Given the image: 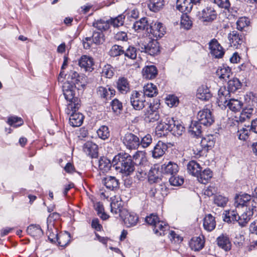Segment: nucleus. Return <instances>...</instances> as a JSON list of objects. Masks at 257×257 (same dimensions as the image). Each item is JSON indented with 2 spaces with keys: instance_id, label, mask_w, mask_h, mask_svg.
Wrapping results in <instances>:
<instances>
[{
  "instance_id": "55",
  "label": "nucleus",
  "mask_w": 257,
  "mask_h": 257,
  "mask_svg": "<svg viewBox=\"0 0 257 257\" xmlns=\"http://www.w3.org/2000/svg\"><path fill=\"white\" fill-rule=\"evenodd\" d=\"M91 40L94 44L100 45L104 41V36L102 32H94L91 37Z\"/></svg>"
},
{
  "instance_id": "31",
  "label": "nucleus",
  "mask_w": 257,
  "mask_h": 257,
  "mask_svg": "<svg viewBox=\"0 0 257 257\" xmlns=\"http://www.w3.org/2000/svg\"><path fill=\"white\" fill-rule=\"evenodd\" d=\"M72 113L69 117L70 124L73 127H78L80 126L83 121L84 116L82 113L76 112V110H73Z\"/></svg>"
},
{
  "instance_id": "22",
  "label": "nucleus",
  "mask_w": 257,
  "mask_h": 257,
  "mask_svg": "<svg viewBox=\"0 0 257 257\" xmlns=\"http://www.w3.org/2000/svg\"><path fill=\"white\" fill-rule=\"evenodd\" d=\"M168 148V145L166 143L159 141L152 151V157L156 159L161 158L165 154Z\"/></svg>"
},
{
  "instance_id": "23",
  "label": "nucleus",
  "mask_w": 257,
  "mask_h": 257,
  "mask_svg": "<svg viewBox=\"0 0 257 257\" xmlns=\"http://www.w3.org/2000/svg\"><path fill=\"white\" fill-rule=\"evenodd\" d=\"M161 170L164 174L172 176L177 175L179 171V167L176 163L170 161L167 164L162 165Z\"/></svg>"
},
{
  "instance_id": "6",
  "label": "nucleus",
  "mask_w": 257,
  "mask_h": 257,
  "mask_svg": "<svg viewBox=\"0 0 257 257\" xmlns=\"http://www.w3.org/2000/svg\"><path fill=\"white\" fill-rule=\"evenodd\" d=\"M214 144V138L212 136H207L202 139L200 143L196 146V150L193 149L194 153L201 155L203 150L206 151L211 148Z\"/></svg>"
},
{
  "instance_id": "45",
  "label": "nucleus",
  "mask_w": 257,
  "mask_h": 257,
  "mask_svg": "<svg viewBox=\"0 0 257 257\" xmlns=\"http://www.w3.org/2000/svg\"><path fill=\"white\" fill-rule=\"evenodd\" d=\"M133 28L136 31L141 32L149 28V24L146 18H143L139 21H136L133 25Z\"/></svg>"
},
{
  "instance_id": "37",
  "label": "nucleus",
  "mask_w": 257,
  "mask_h": 257,
  "mask_svg": "<svg viewBox=\"0 0 257 257\" xmlns=\"http://www.w3.org/2000/svg\"><path fill=\"white\" fill-rule=\"evenodd\" d=\"M158 94L157 86L154 84L148 83L143 88V95L149 97H153Z\"/></svg>"
},
{
  "instance_id": "34",
  "label": "nucleus",
  "mask_w": 257,
  "mask_h": 257,
  "mask_svg": "<svg viewBox=\"0 0 257 257\" xmlns=\"http://www.w3.org/2000/svg\"><path fill=\"white\" fill-rule=\"evenodd\" d=\"M116 88L122 94H125L130 90V86L127 79L124 77L119 78L116 82Z\"/></svg>"
},
{
  "instance_id": "8",
  "label": "nucleus",
  "mask_w": 257,
  "mask_h": 257,
  "mask_svg": "<svg viewBox=\"0 0 257 257\" xmlns=\"http://www.w3.org/2000/svg\"><path fill=\"white\" fill-rule=\"evenodd\" d=\"M125 146L130 150L137 149L140 145L139 138L132 133H126L122 139Z\"/></svg>"
},
{
  "instance_id": "9",
  "label": "nucleus",
  "mask_w": 257,
  "mask_h": 257,
  "mask_svg": "<svg viewBox=\"0 0 257 257\" xmlns=\"http://www.w3.org/2000/svg\"><path fill=\"white\" fill-rule=\"evenodd\" d=\"M165 29L163 24L160 22L152 24L149 28H147V33L151 34L156 39L162 37L165 33Z\"/></svg>"
},
{
  "instance_id": "49",
  "label": "nucleus",
  "mask_w": 257,
  "mask_h": 257,
  "mask_svg": "<svg viewBox=\"0 0 257 257\" xmlns=\"http://www.w3.org/2000/svg\"><path fill=\"white\" fill-rule=\"evenodd\" d=\"M241 83L238 79L233 78L228 81L227 83V89L230 92H234L240 88Z\"/></svg>"
},
{
  "instance_id": "56",
  "label": "nucleus",
  "mask_w": 257,
  "mask_h": 257,
  "mask_svg": "<svg viewBox=\"0 0 257 257\" xmlns=\"http://www.w3.org/2000/svg\"><path fill=\"white\" fill-rule=\"evenodd\" d=\"M228 201V198L222 195H218L214 197V203L219 207H224Z\"/></svg>"
},
{
  "instance_id": "27",
  "label": "nucleus",
  "mask_w": 257,
  "mask_h": 257,
  "mask_svg": "<svg viewBox=\"0 0 257 257\" xmlns=\"http://www.w3.org/2000/svg\"><path fill=\"white\" fill-rule=\"evenodd\" d=\"M102 183L106 188L111 191H115L119 187V181L113 176H106L102 179Z\"/></svg>"
},
{
  "instance_id": "14",
  "label": "nucleus",
  "mask_w": 257,
  "mask_h": 257,
  "mask_svg": "<svg viewBox=\"0 0 257 257\" xmlns=\"http://www.w3.org/2000/svg\"><path fill=\"white\" fill-rule=\"evenodd\" d=\"M96 93L99 98L107 100L115 95V91L114 89L106 86L105 87L100 86L96 88Z\"/></svg>"
},
{
  "instance_id": "13",
  "label": "nucleus",
  "mask_w": 257,
  "mask_h": 257,
  "mask_svg": "<svg viewBox=\"0 0 257 257\" xmlns=\"http://www.w3.org/2000/svg\"><path fill=\"white\" fill-rule=\"evenodd\" d=\"M230 93L225 86L221 87L218 90L217 102L221 109L225 108V103L230 99Z\"/></svg>"
},
{
  "instance_id": "52",
  "label": "nucleus",
  "mask_w": 257,
  "mask_h": 257,
  "mask_svg": "<svg viewBox=\"0 0 257 257\" xmlns=\"http://www.w3.org/2000/svg\"><path fill=\"white\" fill-rule=\"evenodd\" d=\"M97 134L99 138L105 140L110 136L109 128L106 125H101L97 131Z\"/></svg>"
},
{
  "instance_id": "33",
  "label": "nucleus",
  "mask_w": 257,
  "mask_h": 257,
  "mask_svg": "<svg viewBox=\"0 0 257 257\" xmlns=\"http://www.w3.org/2000/svg\"><path fill=\"white\" fill-rule=\"evenodd\" d=\"M203 225L206 231H212L216 226L215 218L211 214L206 215L204 218Z\"/></svg>"
},
{
  "instance_id": "38",
  "label": "nucleus",
  "mask_w": 257,
  "mask_h": 257,
  "mask_svg": "<svg viewBox=\"0 0 257 257\" xmlns=\"http://www.w3.org/2000/svg\"><path fill=\"white\" fill-rule=\"evenodd\" d=\"M212 172L210 169L207 168L203 171L199 172L198 175L196 176L198 181L202 184H206L212 178Z\"/></svg>"
},
{
  "instance_id": "46",
  "label": "nucleus",
  "mask_w": 257,
  "mask_h": 257,
  "mask_svg": "<svg viewBox=\"0 0 257 257\" xmlns=\"http://www.w3.org/2000/svg\"><path fill=\"white\" fill-rule=\"evenodd\" d=\"M98 165L99 170L103 173L108 171L111 167L110 161L105 157H102L98 160Z\"/></svg>"
},
{
  "instance_id": "21",
  "label": "nucleus",
  "mask_w": 257,
  "mask_h": 257,
  "mask_svg": "<svg viewBox=\"0 0 257 257\" xmlns=\"http://www.w3.org/2000/svg\"><path fill=\"white\" fill-rule=\"evenodd\" d=\"M160 118L158 110L154 109L151 105L145 112V120L148 122H154Z\"/></svg>"
},
{
  "instance_id": "11",
  "label": "nucleus",
  "mask_w": 257,
  "mask_h": 257,
  "mask_svg": "<svg viewBox=\"0 0 257 257\" xmlns=\"http://www.w3.org/2000/svg\"><path fill=\"white\" fill-rule=\"evenodd\" d=\"M234 203L237 208L240 206L242 207L245 206L246 208L248 206L252 207V204L255 205L254 201H252V197L247 194H243L236 196L235 198Z\"/></svg>"
},
{
  "instance_id": "57",
  "label": "nucleus",
  "mask_w": 257,
  "mask_h": 257,
  "mask_svg": "<svg viewBox=\"0 0 257 257\" xmlns=\"http://www.w3.org/2000/svg\"><path fill=\"white\" fill-rule=\"evenodd\" d=\"M249 23L248 19L246 17H241L238 19L236 23V28L239 31H242L244 28L249 25Z\"/></svg>"
},
{
  "instance_id": "20",
  "label": "nucleus",
  "mask_w": 257,
  "mask_h": 257,
  "mask_svg": "<svg viewBox=\"0 0 257 257\" xmlns=\"http://www.w3.org/2000/svg\"><path fill=\"white\" fill-rule=\"evenodd\" d=\"M209 49L211 54L215 58H221L224 55L222 47L216 39H213L210 42Z\"/></svg>"
},
{
  "instance_id": "58",
  "label": "nucleus",
  "mask_w": 257,
  "mask_h": 257,
  "mask_svg": "<svg viewBox=\"0 0 257 257\" xmlns=\"http://www.w3.org/2000/svg\"><path fill=\"white\" fill-rule=\"evenodd\" d=\"M8 123L11 126L16 127L22 125L23 121L21 117L17 116H11L8 118Z\"/></svg>"
},
{
  "instance_id": "62",
  "label": "nucleus",
  "mask_w": 257,
  "mask_h": 257,
  "mask_svg": "<svg viewBox=\"0 0 257 257\" xmlns=\"http://www.w3.org/2000/svg\"><path fill=\"white\" fill-rule=\"evenodd\" d=\"M95 210L97 211V214L103 219L105 220L108 218L107 215L104 212L103 205L100 202L96 203L95 205Z\"/></svg>"
},
{
  "instance_id": "5",
  "label": "nucleus",
  "mask_w": 257,
  "mask_h": 257,
  "mask_svg": "<svg viewBox=\"0 0 257 257\" xmlns=\"http://www.w3.org/2000/svg\"><path fill=\"white\" fill-rule=\"evenodd\" d=\"M197 118L199 122L206 126H210L214 121V118L210 109L204 108L200 110Z\"/></svg>"
},
{
  "instance_id": "64",
  "label": "nucleus",
  "mask_w": 257,
  "mask_h": 257,
  "mask_svg": "<svg viewBox=\"0 0 257 257\" xmlns=\"http://www.w3.org/2000/svg\"><path fill=\"white\" fill-rule=\"evenodd\" d=\"M167 104L170 107L176 106L179 103L178 98L174 95H169L166 98Z\"/></svg>"
},
{
  "instance_id": "63",
  "label": "nucleus",
  "mask_w": 257,
  "mask_h": 257,
  "mask_svg": "<svg viewBox=\"0 0 257 257\" xmlns=\"http://www.w3.org/2000/svg\"><path fill=\"white\" fill-rule=\"evenodd\" d=\"M169 182L170 184L174 186H179L183 184L184 183V179L182 177H180L176 175L171 176L169 178Z\"/></svg>"
},
{
  "instance_id": "17",
  "label": "nucleus",
  "mask_w": 257,
  "mask_h": 257,
  "mask_svg": "<svg viewBox=\"0 0 257 257\" xmlns=\"http://www.w3.org/2000/svg\"><path fill=\"white\" fill-rule=\"evenodd\" d=\"M171 123H174V118L166 116L158 123L156 127V131L167 133L171 129Z\"/></svg>"
},
{
  "instance_id": "40",
  "label": "nucleus",
  "mask_w": 257,
  "mask_h": 257,
  "mask_svg": "<svg viewBox=\"0 0 257 257\" xmlns=\"http://www.w3.org/2000/svg\"><path fill=\"white\" fill-rule=\"evenodd\" d=\"M242 102L236 99H230L225 103V108L227 106L229 109L233 112L240 111L242 107Z\"/></svg>"
},
{
  "instance_id": "10",
  "label": "nucleus",
  "mask_w": 257,
  "mask_h": 257,
  "mask_svg": "<svg viewBox=\"0 0 257 257\" xmlns=\"http://www.w3.org/2000/svg\"><path fill=\"white\" fill-rule=\"evenodd\" d=\"M81 80L82 76H80L77 72L71 70L68 74L66 82L69 81L79 90L83 89L85 86V83Z\"/></svg>"
},
{
  "instance_id": "53",
  "label": "nucleus",
  "mask_w": 257,
  "mask_h": 257,
  "mask_svg": "<svg viewBox=\"0 0 257 257\" xmlns=\"http://www.w3.org/2000/svg\"><path fill=\"white\" fill-rule=\"evenodd\" d=\"M124 50L123 49L122 47L117 45H114L112 46L109 52V55L111 57H117L123 54Z\"/></svg>"
},
{
  "instance_id": "47",
  "label": "nucleus",
  "mask_w": 257,
  "mask_h": 257,
  "mask_svg": "<svg viewBox=\"0 0 257 257\" xmlns=\"http://www.w3.org/2000/svg\"><path fill=\"white\" fill-rule=\"evenodd\" d=\"M199 121H192L189 126V132L194 136L199 137L201 134L202 127Z\"/></svg>"
},
{
  "instance_id": "54",
  "label": "nucleus",
  "mask_w": 257,
  "mask_h": 257,
  "mask_svg": "<svg viewBox=\"0 0 257 257\" xmlns=\"http://www.w3.org/2000/svg\"><path fill=\"white\" fill-rule=\"evenodd\" d=\"M125 16L123 15H120L114 18H111L109 21V25H112L114 27H118L123 25Z\"/></svg>"
},
{
  "instance_id": "50",
  "label": "nucleus",
  "mask_w": 257,
  "mask_h": 257,
  "mask_svg": "<svg viewBox=\"0 0 257 257\" xmlns=\"http://www.w3.org/2000/svg\"><path fill=\"white\" fill-rule=\"evenodd\" d=\"M159 172L158 169L152 168L148 173V181L150 183L157 182L160 180Z\"/></svg>"
},
{
  "instance_id": "1",
  "label": "nucleus",
  "mask_w": 257,
  "mask_h": 257,
  "mask_svg": "<svg viewBox=\"0 0 257 257\" xmlns=\"http://www.w3.org/2000/svg\"><path fill=\"white\" fill-rule=\"evenodd\" d=\"M112 164L116 170L127 176L135 170V166L131 156L126 153H120L116 155L112 160Z\"/></svg>"
},
{
  "instance_id": "39",
  "label": "nucleus",
  "mask_w": 257,
  "mask_h": 257,
  "mask_svg": "<svg viewBox=\"0 0 257 257\" xmlns=\"http://www.w3.org/2000/svg\"><path fill=\"white\" fill-rule=\"evenodd\" d=\"M170 132L175 136H180L185 132V127L179 120L174 119V123H171Z\"/></svg>"
},
{
  "instance_id": "59",
  "label": "nucleus",
  "mask_w": 257,
  "mask_h": 257,
  "mask_svg": "<svg viewBox=\"0 0 257 257\" xmlns=\"http://www.w3.org/2000/svg\"><path fill=\"white\" fill-rule=\"evenodd\" d=\"M133 158L135 161V164L141 165L146 161L145 153L142 151H137L133 156Z\"/></svg>"
},
{
  "instance_id": "4",
  "label": "nucleus",
  "mask_w": 257,
  "mask_h": 257,
  "mask_svg": "<svg viewBox=\"0 0 257 257\" xmlns=\"http://www.w3.org/2000/svg\"><path fill=\"white\" fill-rule=\"evenodd\" d=\"M131 104L135 110H140L145 107V99L142 92L133 91L130 96Z\"/></svg>"
},
{
  "instance_id": "18",
  "label": "nucleus",
  "mask_w": 257,
  "mask_h": 257,
  "mask_svg": "<svg viewBox=\"0 0 257 257\" xmlns=\"http://www.w3.org/2000/svg\"><path fill=\"white\" fill-rule=\"evenodd\" d=\"M228 38L231 46L236 49L239 48L243 42V36L241 33L235 30L228 34Z\"/></svg>"
},
{
  "instance_id": "43",
  "label": "nucleus",
  "mask_w": 257,
  "mask_h": 257,
  "mask_svg": "<svg viewBox=\"0 0 257 257\" xmlns=\"http://www.w3.org/2000/svg\"><path fill=\"white\" fill-rule=\"evenodd\" d=\"M201 170L200 165L195 161H191L187 165L188 172L195 177L198 175L199 172Z\"/></svg>"
},
{
  "instance_id": "60",
  "label": "nucleus",
  "mask_w": 257,
  "mask_h": 257,
  "mask_svg": "<svg viewBox=\"0 0 257 257\" xmlns=\"http://www.w3.org/2000/svg\"><path fill=\"white\" fill-rule=\"evenodd\" d=\"M123 54L128 58L135 59L137 58V51L135 47L130 46L124 51Z\"/></svg>"
},
{
  "instance_id": "12",
  "label": "nucleus",
  "mask_w": 257,
  "mask_h": 257,
  "mask_svg": "<svg viewBox=\"0 0 257 257\" xmlns=\"http://www.w3.org/2000/svg\"><path fill=\"white\" fill-rule=\"evenodd\" d=\"M120 218L128 227L135 226L139 220V217L136 214L133 212H129L127 210L122 211Z\"/></svg>"
},
{
  "instance_id": "7",
  "label": "nucleus",
  "mask_w": 257,
  "mask_h": 257,
  "mask_svg": "<svg viewBox=\"0 0 257 257\" xmlns=\"http://www.w3.org/2000/svg\"><path fill=\"white\" fill-rule=\"evenodd\" d=\"M198 17L203 22H211L216 19L217 13L214 8L207 7L199 12Z\"/></svg>"
},
{
  "instance_id": "26",
  "label": "nucleus",
  "mask_w": 257,
  "mask_h": 257,
  "mask_svg": "<svg viewBox=\"0 0 257 257\" xmlns=\"http://www.w3.org/2000/svg\"><path fill=\"white\" fill-rule=\"evenodd\" d=\"M83 150L87 155L95 158L98 154V146L93 142L88 141L84 144Z\"/></svg>"
},
{
  "instance_id": "29",
  "label": "nucleus",
  "mask_w": 257,
  "mask_h": 257,
  "mask_svg": "<svg viewBox=\"0 0 257 257\" xmlns=\"http://www.w3.org/2000/svg\"><path fill=\"white\" fill-rule=\"evenodd\" d=\"M78 63L79 66L83 68L85 71H91L93 69V59L89 56L83 55L79 59Z\"/></svg>"
},
{
  "instance_id": "51",
  "label": "nucleus",
  "mask_w": 257,
  "mask_h": 257,
  "mask_svg": "<svg viewBox=\"0 0 257 257\" xmlns=\"http://www.w3.org/2000/svg\"><path fill=\"white\" fill-rule=\"evenodd\" d=\"M239 214L236 210H230L225 211L224 220L227 222H231L232 221H236L237 222Z\"/></svg>"
},
{
  "instance_id": "24",
  "label": "nucleus",
  "mask_w": 257,
  "mask_h": 257,
  "mask_svg": "<svg viewBox=\"0 0 257 257\" xmlns=\"http://www.w3.org/2000/svg\"><path fill=\"white\" fill-rule=\"evenodd\" d=\"M121 204V201L119 197L117 198L115 197V198L111 200L110 203L111 212L115 215H118L120 217L121 216L122 211L127 210L123 208Z\"/></svg>"
},
{
  "instance_id": "48",
  "label": "nucleus",
  "mask_w": 257,
  "mask_h": 257,
  "mask_svg": "<svg viewBox=\"0 0 257 257\" xmlns=\"http://www.w3.org/2000/svg\"><path fill=\"white\" fill-rule=\"evenodd\" d=\"M254 112V109L251 107H246L243 109L239 117V119L240 121H244L247 119H249L252 117Z\"/></svg>"
},
{
  "instance_id": "30",
  "label": "nucleus",
  "mask_w": 257,
  "mask_h": 257,
  "mask_svg": "<svg viewBox=\"0 0 257 257\" xmlns=\"http://www.w3.org/2000/svg\"><path fill=\"white\" fill-rule=\"evenodd\" d=\"M193 6L191 0H177L176 2L177 9L186 14L191 11Z\"/></svg>"
},
{
  "instance_id": "42",
  "label": "nucleus",
  "mask_w": 257,
  "mask_h": 257,
  "mask_svg": "<svg viewBox=\"0 0 257 257\" xmlns=\"http://www.w3.org/2000/svg\"><path fill=\"white\" fill-rule=\"evenodd\" d=\"M164 6V0H149L148 7L150 11L157 12L161 10Z\"/></svg>"
},
{
  "instance_id": "3",
  "label": "nucleus",
  "mask_w": 257,
  "mask_h": 257,
  "mask_svg": "<svg viewBox=\"0 0 257 257\" xmlns=\"http://www.w3.org/2000/svg\"><path fill=\"white\" fill-rule=\"evenodd\" d=\"M146 221L149 224L154 227L153 230L155 234L158 235L165 234V231L168 228V224L159 220L157 215L152 214L146 218Z\"/></svg>"
},
{
  "instance_id": "44",
  "label": "nucleus",
  "mask_w": 257,
  "mask_h": 257,
  "mask_svg": "<svg viewBox=\"0 0 257 257\" xmlns=\"http://www.w3.org/2000/svg\"><path fill=\"white\" fill-rule=\"evenodd\" d=\"M92 26L102 32L107 30L109 28V21L103 19L95 20L92 24Z\"/></svg>"
},
{
  "instance_id": "2",
  "label": "nucleus",
  "mask_w": 257,
  "mask_h": 257,
  "mask_svg": "<svg viewBox=\"0 0 257 257\" xmlns=\"http://www.w3.org/2000/svg\"><path fill=\"white\" fill-rule=\"evenodd\" d=\"M77 87L74 86L70 83L69 81L65 82L62 86L63 94L66 100L69 102L67 105V113L68 111H75L77 110L79 106V100L77 97L75 96V90Z\"/></svg>"
},
{
  "instance_id": "35",
  "label": "nucleus",
  "mask_w": 257,
  "mask_h": 257,
  "mask_svg": "<svg viewBox=\"0 0 257 257\" xmlns=\"http://www.w3.org/2000/svg\"><path fill=\"white\" fill-rule=\"evenodd\" d=\"M27 233L35 238L41 237L43 234V231L39 225L31 224L27 229Z\"/></svg>"
},
{
  "instance_id": "32",
  "label": "nucleus",
  "mask_w": 257,
  "mask_h": 257,
  "mask_svg": "<svg viewBox=\"0 0 257 257\" xmlns=\"http://www.w3.org/2000/svg\"><path fill=\"white\" fill-rule=\"evenodd\" d=\"M142 74L145 78L152 79L156 77L158 70L155 66L153 65H148L143 69Z\"/></svg>"
},
{
  "instance_id": "15",
  "label": "nucleus",
  "mask_w": 257,
  "mask_h": 257,
  "mask_svg": "<svg viewBox=\"0 0 257 257\" xmlns=\"http://www.w3.org/2000/svg\"><path fill=\"white\" fill-rule=\"evenodd\" d=\"M256 208L255 205L252 204V207L245 208V210L240 215H239L237 222L241 227L245 226L253 215V210Z\"/></svg>"
},
{
  "instance_id": "36",
  "label": "nucleus",
  "mask_w": 257,
  "mask_h": 257,
  "mask_svg": "<svg viewBox=\"0 0 257 257\" xmlns=\"http://www.w3.org/2000/svg\"><path fill=\"white\" fill-rule=\"evenodd\" d=\"M216 74L220 79L226 80L229 78L232 74L231 70L229 67L226 65H223L218 67L216 70Z\"/></svg>"
},
{
  "instance_id": "28",
  "label": "nucleus",
  "mask_w": 257,
  "mask_h": 257,
  "mask_svg": "<svg viewBox=\"0 0 257 257\" xmlns=\"http://www.w3.org/2000/svg\"><path fill=\"white\" fill-rule=\"evenodd\" d=\"M216 241L218 245L225 251L231 249V243L228 236L225 234H222L219 236Z\"/></svg>"
},
{
  "instance_id": "16",
  "label": "nucleus",
  "mask_w": 257,
  "mask_h": 257,
  "mask_svg": "<svg viewBox=\"0 0 257 257\" xmlns=\"http://www.w3.org/2000/svg\"><path fill=\"white\" fill-rule=\"evenodd\" d=\"M139 50L142 52H145L150 55H155L159 52V43L156 41H151L147 45L142 44Z\"/></svg>"
},
{
  "instance_id": "41",
  "label": "nucleus",
  "mask_w": 257,
  "mask_h": 257,
  "mask_svg": "<svg viewBox=\"0 0 257 257\" xmlns=\"http://www.w3.org/2000/svg\"><path fill=\"white\" fill-rule=\"evenodd\" d=\"M204 245V240L200 236L193 237L190 242V246L192 250H201Z\"/></svg>"
},
{
  "instance_id": "61",
  "label": "nucleus",
  "mask_w": 257,
  "mask_h": 257,
  "mask_svg": "<svg viewBox=\"0 0 257 257\" xmlns=\"http://www.w3.org/2000/svg\"><path fill=\"white\" fill-rule=\"evenodd\" d=\"M181 25L186 29H189L192 25V22L190 18L187 15H184L181 17Z\"/></svg>"
},
{
  "instance_id": "19",
  "label": "nucleus",
  "mask_w": 257,
  "mask_h": 257,
  "mask_svg": "<svg viewBox=\"0 0 257 257\" xmlns=\"http://www.w3.org/2000/svg\"><path fill=\"white\" fill-rule=\"evenodd\" d=\"M54 237H51V235H48V238L52 242L57 241L59 245L61 246H66L68 244L70 240V234L66 232L60 235L54 234Z\"/></svg>"
},
{
  "instance_id": "25",
  "label": "nucleus",
  "mask_w": 257,
  "mask_h": 257,
  "mask_svg": "<svg viewBox=\"0 0 257 257\" xmlns=\"http://www.w3.org/2000/svg\"><path fill=\"white\" fill-rule=\"evenodd\" d=\"M212 94L209 88L205 85L198 87L197 90V97L202 100L207 101L212 97Z\"/></svg>"
}]
</instances>
